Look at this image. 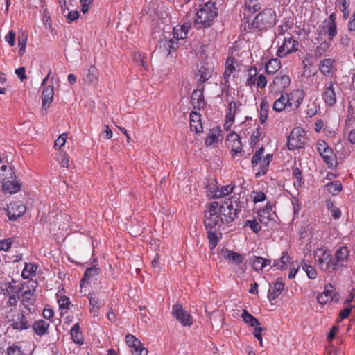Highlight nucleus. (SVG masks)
Listing matches in <instances>:
<instances>
[{"mask_svg":"<svg viewBox=\"0 0 355 355\" xmlns=\"http://www.w3.org/2000/svg\"><path fill=\"white\" fill-rule=\"evenodd\" d=\"M247 200L241 198L240 194L225 200L220 205L216 201L212 202L205 211L204 224L207 230H217L222 224H230L236 219L242 209L245 208Z\"/></svg>","mask_w":355,"mask_h":355,"instance_id":"f257e3e1","label":"nucleus"},{"mask_svg":"<svg viewBox=\"0 0 355 355\" xmlns=\"http://www.w3.org/2000/svg\"><path fill=\"white\" fill-rule=\"evenodd\" d=\"M216 3L211 1L207 2L196 14L194 26L196 29H202L210 27L214 19L217 16Z\"/></svg>","mask_w":355,"mask_h":355,"instance_id":"f03ea898","label":"nucleus"},{"mask_svg":"<svg viewBox=\"0 0 355 355\" xmlns=\"http://www.w3.org/2000/svg\"><path fill=\"white\" fill-rule=\"evenodd\" d=\"M277 22V13L272 8H266L256 15L249 24V28L265 32L272 28Z\"/></svg>","mask_w":355,"mask_h":355,"instance_id":"7ed1b4c3","label":"nucleus"},{"mask_svg":"<svg viewBox=\"0 0 355 355\" xmlns=\"http://www.w3.org/2000/svg\"><path fill=\"white\" fill-rule=\"evenodd\" d=\"M299 46V42L291 35L286 37L283 44L278 48L277 55L279 58H284L288 54L297 51Z\"/></svg>","mask_w":355,"mask_h":355,"instance_id":"20e7f679","label":"nucleus"},{"mask_svg":"<svg viewBox=\"0 0 355 355\" xmlns=\"http://www.w3.org/2000/svg\"><path fill=\"white\" fill-rule=\"evenodd\" d=\"M304 130L300 128H294L288 137L287 147L289 150L302 148L304 145Z\"/></svg>","mask_w":355,"mask_h":355,"instance_id":"39448f33","label":"nucleus"},{"mask_svg":"<svg viewBox=\"0 0 355 355\" xmlns=\"http://www.w3.org/2000/svg\"><path fill=\"white\" fill-rule=\"evenodd\" d=\"M9 323L13 329L21 331L31 327L32 320L29 315H25L24 312H20L10 320Z\"/></svg>","mask_w":355,"mask_h":355,"instance_id":"423d86ee","label":"nucleus"},{"mask_svg":"<svg viewBox=\"0 0 355 355\" xmlns=\"http://www.w3.org/2000/svg\"><path fill=\"white\" fill-rule=\"evenodd\" d=\"M10 176H6L3 179V189L7 193H15L19 191L21 184L17 180L15 173L12 167L9 168Z\"/></svg>","mask_w":355,"mask_h":355,"instance_id":"0eeeda50","label":"nucleus"},{"mask_svg":"<svg viewBox=\"0 0 355 355\" xmlns=\"http://www.w3.org/2000/svg\"><path fill=\"white\" fill-rule=\"evenodd\" d=\"M314 258L322 270H332V258L329 251L320 248L315 252Z\"/></svg>","mask_w":355,"mask_h":355,"instance_id":"6e6552de","label":"nucleus"},{"mask_svg":"<svg viewBox=\"0 0 355 355\" xmlns=\"http://www.w3.org/2000/svg\"><path fill=\"white\" fill-rule=\"evenodd\" d=\"M290 83L291 78L288 75L279 73L273 80L272 84L270 87V92L274 93L275 96L282 94L289 86Z\"/></svg>","mask_w":355,"mask_h":355,"instance_id":"1a4fd4ad","label":"nucleus"},{"mask_svg":"<svg viewBox=\"0 0 355 355\" xmlns=\"http://www.w3.org/2000/svg\"><path fill=\"white\" fill-rule=\"evenodd\" d=\"M172 315L183 326L190 327L193 324V320L191 315L183 309L180 304H175L172 308Z\"/></svg>","mask_w":355,"mask_h":355,"instance_id":"9d476101","label":"nucleus"},{"mask_svg":"<svg viewBox=\"0 0 355 355\" xmlns=\"http://www.w3.org/2000/svg\"><path fill=\"white\" fill-rule=\"evenodd\" d=\"M348 256L349 250L345 246L340 247L339 249L336 250L334 258L332 259V263H331L332 271H335L338 268L344 266V263L347 261Z\"/></svg>","mask_w":355,"mask_h":355,"instance_id":"9b49d317","label":"nucleus"},{"mask_svg":"<svg viewBox=\"0 0 355 355\" xmlns=\"http://www.w3.org/2000/svg\"><path fill=\"white\" fill-rule=\"evenodd\" d=\"M6 211L9 220L15 221L24 215L26 211V207L19 202H15L10 204Z\"/></svg>","mask_w":355,"mask_h":355,"instance_id":"f8f14e48","label":"nucleus"},{"mask_svg":"<svg viewBox=\"0 0 355 355\" xmlns=\"http://www.w3.org/2000/svg\"><path fill=\"white\" fill-rule=\"evenodd\" d=\"M178 47V42H175L173 39H167L166 37L160 39L158 44L156 46V49L166 55H170Z\"/></svg>","mask_w":355,"mask_h":355,"instance_id":"ddd939ff","label":"nucleus"},{"mask_svg":"<svg viewBox=\"0 0 355 355\" xmlns=\"http://www.w3.org/2000/svg\"><path fill=\"white\" fill-rule=\"evenodd\" d=\"M322 98L328 106H334L336 103V93L334 88V83L329 81L325 83Z\"/></svg>","mask_w":355,"mask_h":355,"instance_id":"4468645a","label":"nucleus"},{"mask_svg":"<svg viewBox=\"0 0 355 355\" xmlns=\"http://www.w3.org/2000/svg\"><path fill=\"white\" fill-rule=\"evenodd\" d=\"M273 205L268 202L264 207L259 209L257 213V218L260 223H267L270 220H272V214L275 213Z\"/></svg>","mask_w":355,"mask_h":355,"instance_id":"2eb2a0df","label":"nucleus"},{"mask_svg":"<svg viewBox=\"0 0 355 355\" xmlns=\"http://www.w3.org/2000/svg\"><path fill=\"white\" fill-rule=\"evenodd\" d=\"M280 94V97L275 101L272 106V109L277 112L283 111L286 107H293L291 98L289 97L288 94L287 93H286V96L282 93Z\"/></svg>","mask_w":355,"mask_h":355,"instance_id":"dca6fc26","label":"nucleus"},{"mask_svg":"<svg viewBox=\"0 0 355 355\" xmlns=\"http://www.w3.org/2000/svg\"><path fill=\"white\" fill-rule=\"evenodd\" d=\"M284 283L281 277H278L272 286H270L268 292V298L270 301L278 297L284 289Z\"/></svg>","mask_w":355,"mask_h":355,"instance_id":"f3484780","label":"nucleus"},{"mask_svg":"<svg viewBox=\"0 0 355 355\" xmlns=\"http://www.w3.org/2000/svg\"><path fill=\"white\" fill-rule=\"evenodd\" d=\"M236 62L237 60L234 57H228L227 59L226 60L225 70L223 74V84L226 87L230 86V78L231 75L233 74L236 71L234 64Z\"/></svg>","mask_w":355,"mask_h":355,"instance_id":"a211bd4d","label":"nucleus"},{"mask_svg":"<svg viewBox=\"0 0 355 355\" xmlns=\"http://www.w3.org/2000/svg\"><path fill=\"white\" fill-rule=\"evenodd\" d=\"M31 327L36 335L43 336L49 334L50 324L42 319H40L32 322Z\"/></svg>","mask_w":355,"mask_h":355,"instance_id":"6ab92c4d","label":"nucleus"},{"mask_svg":"<svg viewBox=\"0 0 355 355\" xmlns=\"http://www.w3.org/2000/svg\"><path fill=\"white\" fill-rule=\"evenodd\" d=\"M214 67L211 64L207 62H202L200 63L198 73L200 74V81L205 83L208 80L213 74Z\"/></svg>","mask_w":355,"mask_h":355,"instance_id":"aec40b11","label":"nucleus"},{"mask_svg":"<svg viewBox=\"0 0 355 355\" xmlns=\"http://www.w3.org/2000/svg\"><path fill=\"white\" fill-rule=\"evenodd\" d=\"M54 90L53 86L46 87L42 92V108L47 110L53 101Z\"/></svg>","mask_w":355,"mask_h":355,"instance_id":"412c9836","label":"nucleus"},{"mask_svg":"<svg viewBox=\"0 0 355 355\" xmlns=\"http://www.w3.org/2000/svg\"><path fill=\"white\" fill-rule=\"evenodd\" d=\"M227 140L231 143V148L232 155L234 156L237 153H241L242 144L241 141V137L239 135L234 132L230 133L227 136Z\"/></svg>","mask_w":355,"mask_h":355,"instance_id":"4be33fe9","label":"nucleus"},{"mask_svg":"<svg viewBox=\"0 0 355 355\" xmlns=\"http://www.w3.org/2000/svg\"><path fill=\"white\" fill-rule=\"evenodd\" d=\"M221 254L225 259H228L236 264H240L243 261V257L241 254L227 248H222Z\"/></svg>","mask_w":355,"mask_h":355,"instance_id":"5701e85b","label":"nucleus"},{"mask_svg":"<svg viewBox=\"0 0 355 355\" xmlns=\"http://www.w3.org/2000/svg\"><path fill=\"white\" fill-rule=\"evenodd\" d=\"M101 273V269L96 266H92L87 268L85 271L84 276L80 281V288H82L85 284H87L90 279L97 277Z\"/></svg>","mask_w":355,"mask_h":355,"instance_id":"b1692460","label":"nucleus"},{"mask_svg":"<svg viewBox=\"0 0 355 355\" xmlns=\"http://www.w3.org/2000/svg\"><path fill=\"white\" fill-rule=\"evenodd\" d=\"M320 155L327 164L329 168L334 169L336 167V157L331 148L326 150V151L321 153V155Z\"/></svg>","mask_w":355,"mask_h":355,"instance_id":"393cba45","label":"nucleus"},{"mask_svg":"<svg viewBox=\"0 0 355 355\" xmlns=\"http://www.w3.org/2000/svg\"><path fill=\"white\" fill-rule=\"evenodd\" d=\"M191 103L194 109H200L205 105L203 92L200 90H194L191 98Z\"/></svg>","mask_w":355,"mask_h":355,"instance_id":"a878e982","label":"nucleus"},{"mask_svg":"<svg viewBox=\"0 0 355 355\" xmlns=\"http://www.w3.org/2000/svg\"><path fill=\"white\" fill-rule=\"evenodd\" d=\"M71 336L72 340L78 345L84 343L83 335L78 323L75 324L71 329Z\"/></svg>","mask_w":355,"mask_h":355,"instance_id":"bb28decb","label":"nucleus"},{"mask_svg":"<svg viewBox=\"0 0 355 355\" xmlns=\"http://www.w3.org/2000/svg\"><path fill=\"white\" fill-rule=\"evenodd\" d=\"M335 60L331 58H325L320 60L319 64V71L324 76H329L331 73V69Z\"/></svg>","mask_w":355,"mask_h":355,"instance_id":"cd10ccee","label":"nucleus"},{"mask_svg":"<svg viewBox=\"0 0 355 355\" xmlns=\"http://www.w3.org/2000/svg\"><path fill=\"white\" fill-rule=\"evenodd\" d=\"M270 105L266 98H262L260 103L259 108V121L261 124H264L267 120Z\"/></svg>","mask_w":355,"mask_h":355,"instance_id":"c85d7f7f","label":"nucleus"},{"mask_svg":"<svg viewBox=\"0 0 355 355\" xmlns=\"http://www.w3.org/2000/svg\"><path fill=\"white\" fill-rule=\"evenodd\" d=\"M234 189V186L227 185L222 187L220 189L216 188L214 191H211L210 197L211 198H219L231 193Z\"/></svg>","mask_w":355,"mask_h":355,"instance_id":"c756f323","label":"nucleus"},{"mask_svg":"<svg viewBox=\"0 0 355 355\" xmlns=\"http://www.w3.org/2000/svg\"><path fill=\"white\" fill-rule=\"evenodd\" d=\"M87 82L91 85H96L98 80V71L95 66L91 65L86 74Z\"/></svg>","mask_w":355,"mask_h":355,"instance_id":"7c9ffc66","label":"nucleus"},{"mask_svg":"<svg viewBox=\"0 0 355 355\" xmlns=\"http://www.w3.org/2000/svg\"><path fill=\"white\" fill-rule=\"evenodd\" d=\"M87 298L89 301V304L91 306L90 311L93 313H98L101 306L103 305L101 301L96 297L94 293H89L87 295Z\"/></svg>","mask_w":355,"mask_h":355,"instance_id":"2f4dec72","label":"nucleus"},{"mask_svg":"<svg viewBox=\"0 0 355 355\" xmlns=\"http://www.w3.org/2000/svg\"><path fill=\"white\" fill-rule=\"evenodd\" d=\"M280 67L281 64L279 59H271L266 64V71L268 74H273L280 69Z\"/></svg>","mask_w":355,"mask_h":355,"instance_id":"473e14b6","label":"nucleus"},{"mask_svg":"<svg viewBox=\"0 0 355 355\" xmlns=\"http://www.w3.org/2000/svg\"><path fill=\"white\" fill-rule=\"evenodd\" d=\"M241 317L243 318V320L250 327H256L259 326L261 324L258 319H257L254 316L248 313V311L245 309L241 313Z\"/></svg>","mask_w":355,"mask_h":355,"instance_id":"72a5a7b5","label":"nucleus"},{"mask_svg":"<svg viewBox=\"0 0 355 355\" xmlns=\"http://www.w3.org/2000/svg\"><path fill=\"white\" fill-rule=\"evenodd\" d=\"M17 282L12 279L11 281L8 282L5 284L6 289L7 292L9 293L10 292L12 293V294H15L17 296H19L20 293L22 291L23 285L21 284V286H17L16 285Z\"/></svg>","mask_w":355,"mask_h":355,"instance_id":"f704fd0d","label":"nucleus"},{"mask_svg":"<svg viewBox=\"0 0 355 355\" xmlns=\"http://www.w3.org/2000/svg\"><path fill=\"white\" fill-rule=\"evenodd\" d=\"M290 257L286 251L282 253V256L279 259L274 260L273 267H276L279 270H284L286 263L289 261Z\"/></svg>","mask_w":355,"mask_h":355,"instance_id":"c9c22d12","label":"nucleus"},{"mask_svg":"<svg viewBox=\"0 0 355 355\" xmlns=\"http://www.w3.org/2000/svg\"><path fill=\"white\" fill-rule=\"evenodd\" d=\"M264 258L258 256H253L250 259V263L255 271H260L264 268Z\"/></svg>","mask_w":355,"mask_h":355,"instance_id":"e433bc0d","label":"nucleus"},{"mask_svg":"<svg viewBox=\"0 0 355 355\" xmlns=\"http://www.w3.org/2000/svg\"><path fill=\"white\" fill-rule=\"evenodd\" d=\"M330 43L327 41L322 42L315 49L314 56L316 58H321L330 47Z\"/></svg>","mask_w":355,"mask_h":355,"instance_id":"4c0bfd02","label":"nucleus"},{"mask_svg":"<svg viewBox=\"0 0 355 355\" xmlns=\"http://www.w3.org/2000/svg\"><path fill=\"white\" fill-rule=\"evenodd\" d=\"M327 191L332 195H337L342 190V184L338 180H334L326 185Z\"/></svg>","mask_w":355,"mask_h":355,"instance_id":"58836bf2","label":"nucleus"},{"mask_svg":"<svg viewBox=\"0 0 355 355\" xmlns=\"http://www.w3.org/2000/svg\"><path fill=\"white\" fill-rule=\"evenodd\" d=\"M125 342L127 345L132 348V350H135L143 345L138 338L130 334L126 335Z\"/></svg>","mask_w":355,"mask_h":355,"instance_id":"ea45409f","label":"nucleus"},{"mask_svg":"<svg viewBox=\"0 0 355 355\" xmlns=\"http://www.w3.org/2000/svg\"><path fill=\"white\" fill-rule=\"evenodd\" d=\"M220 131V127L210 130L209 133L205 139V144L207 146H211L214 143L218 141L217 133H219Z\"/></svg>","mask_w":355,"mask_h":355,"instance_id":"a19ab883","label":"nucleus"},{"mask_svg":"<svg viewBox=\"0 0 355 355\" xmlns=\"http://www.w3.org/2000/svg\"><path fill=\"white\" fill-rule=\"evenodd\" d=\"M245 8L252 13L258 11L261 8L259 0H245Z\"/></svg>","mask_w":355,"mask_h":355,"instance_id":"79ce46f5","label":"nucleus"},{"mask_svg":"<svg viewBox=\"0 0 355 355\" xmlns=\"http://www.w3.org/2000/svg\"><path fill=\"white\" fill-rule=\"evenodd\" d=\"M216 230H209L207 233L209 248L211 250L214 249L218 242V237L217 236Z\"/></svg>","mask_w":355,"mask_h":355,"instance_id":"37998d69","label":"nucleus"},{"mask_svg":"<svg viewBox=\"0 0 355 355\" xmlns=\"http://www.w3.org/2000/svg\"><path fill=\"white\" fill-rule=\"evenodd\" d=\"M248 78L246 80V85L249 87H252L255 85L257 78H255V76L258 73L257 68L256 67H250L248 69Z\"/></svg>","mask_w":355,"mask_h":355,"instance_id":"c03bdc74","label":"nucleus"},{"mask_svg":"<svg viewBox=\"0 0 355 355\" xmlns=\"http://www.w3.org/2000/svg\"><path fill=\"white\" fill-rule=\"evenodd\" d=\"M236 112V104L234 101H231L228 104V111L226 113L225 118L230 120L231 123L234 121Z\"/></svg>","mask_w":355,"mask_h":355,"instance_id":"a18cd8bd","label":"nucleus"},{"mask_svg":"<svg viewBox=\"0 0 355 355\" xmlns=\"http://www.w3.org/2000/svg\"><path fill=\"white\" fill-rule=\"evenodd\" d=\"M37 268V266L35 264L26 263L25 268H24V270L22 271V274H21L23 278L28 279L29 277V276L35 275Z\"/></svg>","mask_w":355,"mask_h":355,"instance_id":"49530a36","label":"nucleus"},{"mask_svg":"<svg viewBox=\"0 0 355 355\" xmlns=\"http://www.w3.org/2000/svg\"><path fill=\"white\" fill-rule=\"evenodd\" d=\"M322 293L327 295L328 297H332V300L336 302L339 300V295L338 293H334V287L331 284L325 286Z\"/></svg>","mask_w":355,"mask_h":355,"instance_id":"de8ad7c7","label":"nucleus"},{"mask_svg":"<svg viewBox=\"0 0 355 355\" xmlns=\"http://www.w3.org/2000/svg\"><path fill=\"white\" fill-rule=\"evenodd\" d=\"M265 149L263 146L257 149L255 153L253 155L251 160V164L252 167H254L257 165L258 162L261 161L262 157L263 155Z\"/></svg>","mask_w":355,"mask_h":355,"instance_id":"09e8293b","label":"nucleus"},{"mask_svg":"<svg viewBox=\"0 0 355 355\" xmlns=\"http://www.w3.org/2000/svg\"><path fill=\"white\" fill-rule=\"evenodd\" d=\"M302 270L306 273L308 277L314 279L317 277V272L312 266L306 263H302Z\"/></svg>","mask_w":355,"mask_h":355,"instance_id":"8fccbe9b","label":"nucleus"},{"mask_svg":"<svg viewBox=\"0 0 355 355\" xmlns=\"http://www.w3.org/2000/svg\"><path fill=\"white\" fill-rule=\"evenodd\" d=\"M325 28V33L328 35L329 40H333L334 37L337 34V25L332 24H326Z\"/></svg>","mask_w":355,"mask_h":355,"instance_id":"3c124183","label":"nucleus"},{"mask_svg":"<svg viewBox=\"0 0 355 355\" xmlns=\"http://www.w3.org/2000/svg\"><path fill=\"white\" fill-rule=\"evenodd\" d=\"M291 96H295L297 97V99L295 100V107L293 108V110H297L300 105V104L302 103V101L304 99L303 91L297 90L295 91L294 93H291ZM291 98L292 100L293 98L291 97Z\"/></svg>","mask_w":355,"mask_h":355,"instance_id":"603ef678","label":"nucleus"},{"mask_svg":"<svg viewBox=\"0 0 355 355\" xmlns=\"http://www.w3.org/2000/svg\"><path fill=\"white\" fill-rule=\"evenodd\" d=\"M245 225L249 226L251 230L254 233H259L261 230V226L255 219L246 220Z\"/></svg>","mask_w":355,"mask_h":355,"instance_id":"864d4df0","label":"nucleus"},{"mask_svg":"<svg viewBox=\"0 0 355 355\" xmlns=\"http://www.w3.org/2000/svg\"><path fill=\"white\" fill-rule=\"evenodd\" d=\"M12 244V238H8L6 239L0 240V250H3L5 252L8 251L11 248Z\"/></svg>","mask_w":355,"mask_h":355,"instance_id":"5fc2aeb1","label":"nucleus"},{"mask_svg":"<svg viewBox=\"0 0 355 355\" xmlns=\"http://www.w3.org/2000/svg\"><path fill=\"white\" fill-rule=\"evenodd\" d=\"M293 177L297 180L299 185H301L302 183V171L297 166H293L292 168Z\"/></svg>","mask_w":355,"mask_h":355,"instance_id":"6e6d98bb","label":"nucleus"},{"mask_svg":"<svg viewBox=\"0 0 355 355\" xmlns=\"http://www.w3.org/2000/svg\"><path fill=\"white\" fill-rule=\"evenodd\" d=\"M67 134L63 133L61 134L59 137L54 142V146L55 148H60L62 147L67 141Z\"/></svg>","mask_w":355,"mask_h":355,"instance_id":"4d7b16f0","label":"nucleus"},{"mask_svg":"<svg viewBox=\"0 0 355 355\" xmlns=\"http://www.w3.org/2000/svg\"><path fill=\"white\" fill-rule=\"evenodd\" d=\"M7 355H24L20 347L13 345L7 349Z\"/></svg>","mask_w":355,"mask_h":355,"instance_id":"13d9d810","label":"nucleus"},{"mask_svg":"<svg viewBox=\"0 0 355 355\" xmlns=\"http://www.w3.org/2000/svg\"><path fill=\"white\" fill-rule=\"evenodd\" d=\"M190 129L191 131L198 133L202 131L203 128L201 123H196L194 119H190Z\"/></svg>","mask_w":355,"mask_h":355,"instance_id":"bf43d9fd","label":"nucleus"},{"mask_svg":"<svg viewBox=\"0 0 355 355\" xmlns=\"http://www.w3.org/2000/svg\"><path fill=\"white\" fill-rule=\"evenodd\" d=\"M58 303L60 309H68L70 304V300L68 297L62 296L58 300Z\"/></svg>","mask_w":355,"mask_h":355,"instance_id":"052dcab7","label":"nucleus"},{"mask_svg":"<svg viewBox=\"0 0 355 355\" xmlns=\"http://www.w3.org/2000/svg\"><path fill=\"white\" fill-rule=\"evenodd\" d=\"M34 291H35L34 289H30V288L24 291L21 294L22 302H28L29 300H31V298L32 297V296L33 295Z\"/></svg>","mask_w":355,"mask_h":355,"instance_id":"680f3d73","label":"nucleus"},{"mask_svg":"<svg viewBox=\"0 0 355 355\" xmlns=\"http://www.w3.org/2000/svg\"><path fill=\"white\" fill-rule=\"evenodd\" d=\"M329 148L330 147L327 145V142L324 140H319L317 143V150L320 155H321V153L326 151V150L329 149Z\"/></svg>","mask_w":355,"mask_h":355,"instance_id":"e2e57ef3","label":"nucleus"},{"mask_svg":"<svg viewBox=\"0 0 355 355\" xmlns=\"http://www.w3.org/2000/svg\"><path fill=\"white\" fill-rule=\"evenodd\" d=\"M318 302L321 304H325L329 302L334 301L332 300V297H328L327 295H324V293H320L317 297Z\"/></svg>","mask_w":355,"mask_h":355,"instance_id":"0e129e2a","label":"nucleus"},{"mask_svg":"<svg viewBox=\"0 0 355 355\" xmlns=\"http://www.w3.org/2000/svg\"><path fill=\"white\" fill-rule=\"evenodd\" d=\"M267 84V79L263 74H260L257 78V86L260 88H264Z\"/></svg>","mask_w":355,"mask_h":355,"instance_id":"69168bd1","label":"nucleus"},{"mask_svg":"<svg viewBox=\"0 0 355 355\" xmlns=\"http://www.w3.org/2000/svg\"><path fill=\"white\" fill-rule=\"evenodd\" d=\"M260 137H261V132H260V127H257L256 128V130L253 132L252 136H251V138H250V140H251V144H257L259 139H260Z\"/></svg>","mask_w":355,"mask_h":355,"instance_id":"338daca9","label":"nucleus"},{"mask_svg":"<svg viewBox=\"0 0 355 355\" xmlns=\"http://www.w3.org/2000/svg\"><path fill=\"white\" fill-rule=\"evenodd\" d=\"M291 266H292V268L290 270V272L288 275L289 279L294 278L300 268V266L297 262H292Z\"/></svg>","mask_w":355,"mask_h":355,"instance_id":"774afa93","label":"nucleus"}]
</instances>
